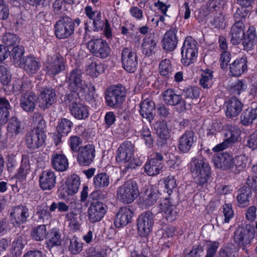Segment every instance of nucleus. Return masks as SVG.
Wrapping results in <instances>:
<instances>
[{"mask_svg": "<svg viewBox=\"0 0 257 257\" xmlns=\"http://www.w3.org/2000/svg\"><path fill=\"white\" fill-rule=\"evenodd\" d=\"M66 82L68 84V89L76 93L77 95L86 96L88 91L93 93L94 91L93 86L89 85L82 80V72L77 68L73 69L67 74Z\"/></svg>", "mask_w": 257, "mask_h": 257, "instance_id": "obj_1", "label": "nucleus"}, {"mask_svg": "<svg viewBox=\"0 0 257 257\" xmlns=\"http://www.w3.org/2000/svg\"><path fill=\"white\" fill-rule=\"evenodd\" d=\"M189 166L196 183L201 186L206 184L210 176V167L208 163L203 159L193 158Z\"/></svg>", "mask_w": 257, "mask_h": 257, "instance_id": "obj_2", "label": "nucleus"}, {"mask_svg": "<svg viewBox=\"0 0 257 257\" xmlns=\"http://www.w3.org/2000/svg\"><path fill=\"white\" fill-rule=\"evenodd\" d=\"M140 192L136 181L128 180L117 188L116 197L124 204H130L138 197Z\"/></svg>", "mask_w": 257, "mask_h": 257, "instance_id": "obj_3", "label": "nucleus"}, {"mask_svg": "<svg viewBox=\"0 0 257 257\" xmlns=\"http://www.w3.org/2000/svg\"><path fill=\"white\" fill-rule=\"evenodd\" d=\"M80 23L79 18L73 21L68 17L60 18L54 26L56 37L59 39L68 38L74 33L76 26H78Z\"/></svg>", "mask_w": 257, "mask_h": 257, "instance_id": "obj_4", "label": "nucleus"}, {"mask_svg": "<svg viewBox=\"0 0 257 257\" xmlns=\"http://www.w3.org/2000/svg\"><path fill=\"white\" fill-rule=\"evenodd\" d=\"M126 94V89L122 85L110 86L105 93L106 105L114 108L119 107L125 100Z\"/></svg>", "mask_w": 257, "mask_h": 257, "instance_id": "obj_5", "label": "nucleus"}, {"mask_svg": "<svg viewBox=\"0 0 257 257\" xmlns=\"http://www.w3.org/2000/svg\"><path fill=\"white\" fill-rule=\"evenodd\" d=\"M134 145L130 141H125L122 143L117 150L116 160L118 163L125 164L127 169H133L137 166L134 162Z\"/></svg>", "mask_w": 257, "mask_h": 257, "instance_id": "obj_6", "label": "nucleus"}, {"mask_svg": "<svg viewBox=\"0 0 257 257\" xmlns=\"http://www.w3.org/2000/svg\"><path fill=\"white\" fill-rule=\"evenodd\" d=\"M197 42L191 37H187L181 48V62L185 66L194 63L198 55Z\"/></svg>", "mask_w": 257, "mask_h": 257, "instance_id": "obj_7", "label": "nucleus"}, {"mask_svg": "<svg viewBox=\"0 0 257 257\" xmlns=\"http://www.w3.org/2000/svg\"><path fill=\"white\" fill-rule=\"evenodd\" d=\"M46 74L54 77L65 69L63 59L58 54L48 55L44 63Z\"/></svg>", "mask_w": 257, "mask_h": 257, "instance_id": "obj_8", "label": "nucleus"}, {"mask_svg": "<svg viewBox=\"0 0 257 257\" xmlns=\"http://www.w3.org/2000/svg\"><path fill=\"white\" fill-rule=\"evenodd\" d=\"M108 207L103 202L99 201L92 202L87 210L89 221L91 223L100 221L107 212Z\"/></svg>", "mask_w": 257, "mask_h": 257, "instance_id": "obj_9", "label": "nucleus"}, {"mask_svg": "<svg viewBox=\"0 0 257 257\" xmlns=\"http://www.w3.org/2000/svg\"><path fill=\"white\" fill-rule=\"evenodd\" d=\"M121 61L123 68L127 72L134 73L137 70L138 65L137 55L131 49L127 47L122 49Z\"/></svg>", "mask_w": 257, "mask_h": 257, "instance_id": "obj_10", "label": "nucleus"}, {"mask_svg": "<svg viewBox=\"0 0 257 257\" xmlns=\"http://www.w3.org/2000/svg\"><path fill=\"white\" fill-rule=\"evenodd\" d=\"M139 234L142 237H146L152 231L154 224L153 214L150 211H146L141 214L137 221Z\"/></svg>", "mask_w": 257, "mask_h": 257, "instance_id": "obj_11", "label": "nucleus"}, {"mask_svg": "<svg viewBox=\"0 0 257 257\" xmlns=\"http://www.w3.org/2000/svg\"><path fill=\"white\" fill-rule=\"evenodd\" d=\"M151 159L147 162L144 166L145 172L149 176H155L161 172L163 165L162 161L163 157L159 153H156L151 155Z\"/></svg>", "mask_w": 257, "mask_h": 257, "instance_id": "obj_12", "label": "nucleus"}, {"mask_svg": "<svg viewBox=\"0 0 257 257\" xmlns=\"http://www.w3.org/2000/svg\"><path fill=\"white\" fill-rule=\"evenodd\" d=\"M197 141L195 133L191 130H187L178 140L177 146L182 153L189 152Z\"/></svg>", "mask_w": 257, "mask_h": 257, "instance_id": "obj_13", "label": "nucleus"}, {"mask_svg": "<svg viewBox=\"0 0 257 257\" xmlns=\"http://www.w3.org/2000/svg\"><path fill=\"white\" fill-rule=\"evenodd\" d=\"M95 156L94 145L88 144L79 149L77 160L81 166H88L93 161Z\"/></svg>", "mask_w": 257, "mask_h": 257, "instance_id": "obj_14", "label": "nucleus"}, {"mask_svg": "<svg viewBox=\"0 0 257 257\" xmlns=\"http://www.w3.org/2000/svg\"><path fill=\"white\" fill-rule=\"evenodd\" d=\"M46 138L43 130L34 129L26 136V145L31 149L39 148L44 144Z\"/></svg>", "mask_w": 257, "mask_h": 257, "instance_id": "obj_15", "label": "nucleus"}, {"mask_svg": "<svg viewBox=\"0 0 257 257\" xmlns=\"http://www.w3.org/2000/svg\"><path fill=\"white\" fill-rule=\"evenodd\" d=\"M56 94L52 87L43 88L38 98L39 106L43 110L49 108L56 101Z\"/></svg>", "mask_w": 257, "mask_h": 257, "instance_id": "obj_16", "label": "nucleus"}, {"mask_svg": "<svg viewBox=\"0 0 257 257\" xmlns=\"http://www.w3.org/2000/svg\"><path fill=\"white\" fill-rule=\"evenodd\" d=\"M30 216L29 209L24 205H18L12 208L10 218L14 226H19L26 222Z\"/></svg>", "mask_w": 257, "mask_h": 257, "instance_id": "obj_17", "label": "nucleus"}, {"mask_svg": "<svg viewBox=\"0 0 257 257\" xmlns=\"http://www.w3.org/2000/svg\"><path fill=\"white\" fill-rule=\"evenodd\" d=\"M178 30L175 27H171L169 30L166 32L162 40V47L166 51L171 52L175 50L177 44L178 39L176 36Z\"/></svg>", "mask_w": 257, "mask_h": 257, "instance_id": "obj_18", "label": "nucleus"}, {"mask_svg": "<svg viewBox=\"0 0 257 257\" xmlns=\"http://www.w3.org/2000/svg\"><path fill=\"white\" fill-rule=\"evenodd\" d=\"M56 176L51 170H46L42 172L39 177L40 188L44 190H51L54 188L56 183Z\"/></svg>", "mask_w": 257, "mask_h": 257, "instance_id": "obj_19", "label": "nucleus"}, {"mask_svg": "<svg viewBox=\"0 0 257 257\" xmlns=\"http://www.w3.org/2000/svg\"><path fill=\"white\" fill-rule=\"evenodd\" d=\"M159 212L168 222L176 220L178 217V211L176 207L168 200H165L159 205Z\"/></svg>", "mask_w": 257, "mask_h": 257, "instance_id": "obj_20", "label": "nucleus"}, {"mask_svg": "<svg viewBox=\"0 0 257 257\" xmlns=\"http://www.w3.org/2000/svg\"><path fill=\"white\" fill-rule=\"evenodd\" d=\"M230 43L237 45L240 43L245 36L244 25L242 21H237L231 27L229 33Z\"/></svg>", "mask_w": 257, "mask_h": 257, "instance_id": "obj_21", "label": "nucleus"}, {"mask_svg": "<svg viewBox=\"0 0 257 257\" xmlns=\"http://www.w3.org/2000/svg\"><path fill=\"white\" fill-rule=\"evenodd\" d=\"M30 75L36 74L41 67L39 59L33 56H27L23 59L22 64L20 66Z\"/></svg>", "mask_w": 257, "mask_h": 257, "instance_id": "obj_22", "label": "nucleus"}, {"mask_svg": "<svg viewBox=\"0 0 257 257\" xmlns=\"http://www.w3.org/2000/svg\"><path fill=\"white\" fill-rule=\"evenodd\" d=\"M253 238V232L247 226L239 227L234 232V240L239 245L249 244Z\"/></svg>", "mask_w": 257, "mask_h": 257, "instance_id": "obj_23", "label": "nucleus"}, {"mask_svg": "<svg viewBox=\"0 0 257 257\" xmlns=\"http://www.w3.org/2000/svg\"><path fill=\"white\" fill-rule=\"evenodd\" d=\"M38 97L34 92H28L22 94L20 98V106L26 112L34 110Z\"/></svg>", "mask_w": 257, "mask_h": 257, "instance_id": "obj_24", "label": "nucleus"}, {"mask_svg": "<svg viewBox=\"0 0 257 257\" xmlns=\"http://www.w3.org/2000/svg\"><path fill=\"white\" fill-rule=\"evenodd\" d=\"M163 98L165 103L168 105L180 104L181 110L186 109L185 101L182 99L181 95L177 94L172 89H168L164 91Z\"/></svg>", "mask_w": 257, "mask_h": 257, "instance_id": "obj_25", "label": "nucleus"}, {"mask_svg": "<svg viewBox=\"0 0 257 257\" xmlns=\"http://www.w3.org/2000/svg\"><path fill=\"white\" fill-rule=\"evenodd\" d=\"M215 166L224 170L230 169L233 167V158L226 153H221L214 156L212 158Z\"/></svg>", "mask_w": 257, "mask_h": 257, "instance_id": "obj_26", "label": "nucleus"}, {"mask_svg": "<svg viewBox=\"0 0 257 257\" xmlns=\"http://www.w3.org/2000/svg\"><path fill=\"white\" fill-rule=\"evenodd\" d=\"M133 212L127 207L120 208L116 214L114 224L116 227L126 226L132 220Z\"/></svg>", "mask_w": 257, "mask_h": 257, "instance_id": "obj_27", "label": "nucleus"}, {"mask_svg": "<svg viewBox=\"0 0 257 257\" xmlns=\"http://www.w3.org/2000/svg\"><path fill=\"white\" fill-rule=\"evenodd\" d=\"M52 167L56 171L63 172L66 171L69 166L68 160L63 154L53 153L51 157Z\"/></svg>", "mask_w": 257, "mask_h": 257, "instance_id": "obj_28", "label": "nucleus"}, {"mask_svg": "<svg viewBox=\"0 0 257 257\" xmlns=\"http://www.w3.org/2000/svg\"><path fill=\"white\" fill-rule=\"evenodd\" d=\"M247 58L246 55H243L240 58H238L230 65V72L232 76L238 77L240 76L247 70Z\"/></svg>", "mask_w": 257, "mask_h": 257, "instance_id": "obj_29", "label": "nucleus"}, {"mask_svg": "<svg viewBox=\"0 0 257 257\" xmlns=\"http://www.w3.org/2000/svg\"><path fill=\"white\" fill-rule=\"evenodd\" d=\"M46 240L47 247L51 250L60 247L62 244L61 234L59 229L53 228L48 232Z\"/></svg>", "mask_w": 257, "mask_h": 257, "instance_id": "obj_30", "label": "nucleus"}, {"mask_svg": "<svg viewBox=\"0 0 257 257\" xmlns=\"http://www.w3.org/2000/svg\"><path fill=\"white\" fill-rule=\"evenodd\" d=\"M155 111V103L152 100L146 99L141 102L140 113L143 117L146 118L150 122H151L154 119Z\"/></svg>", "mask_w": 257, "mask_h": 257, "instance_id": "obj_31", "label": "nucleus"}, {"mask_svg": "<svg viewBox=\"0 0 257 257\" xmlns=\"http://www.w3.org/2000/svg\"><path fill=\"white\" fill-rule=\"evenodd\" d=\"M243 104L235 97H231L226 102V115L229 117L237 116L242 109Z\"/></svg>", "mask_w": 257, "mask_h": 257, "instance_id": "obj_32", "label": "nucleus"}, {"mask_svg": "<svg viewBox=\"0 0 257 257\" xmlns=\"http://www.w3.org/2000/svg\"><path fill=\"white\" fill-rule=\"evenodd\" d=\"M70 111L71 114L77 119H84L89 116L88 107L82 103H72Z\"/></svg>", "mask_w": 257, "mask_h": 257, "instance_id": "obj_33", "label": "nucleus"}, {"mask_svg": "<svg viewBox=\"0 0 257 257\" xmlns=\"http://www.w3.org/2000/svg\"><path fill=\"white\" fill-rule=\"evenodd\" d=\"M256 44L257 35L255 33V29L253 26H250L242 42L244 49L247 51H250Z\"/></svg>", "mask_w": 257, "mask_h": 257, "instance_id": "obj_34", "label": "nucleus"}, {"mask_svg": "<svg viewBox=\"0 0 257 257\" xmlns=\"http://www.w3.org/2000/svg\"><path fill=\"white\" fill-rule=\"evenodd\" d=\"M225 140L231 144L238 141L240 134V130L236 125L227 124L223 131Z\"/></svg>", "mask_w": 257, "mask_h": 257, "instance_id": "obj_35", "label": "nucleus"}, {"mask_svg": "<svg viewBox=\"0 0 257 257\" xmlns=\"http://www.w3.org/2000/svg\"><path fill=\"white\" fill-rule=\"evenodd\" d=\"M159 197V192L156 188L148 189L145 191V194L143 197L142 204L146 208L154 205Z\"/></svg>", "mask_w": 257, "mask_h": 257, "instance_id": "obj_36", "label": "nucleus"}, {"mask_svg": "<svg viewBox=\"0 0 257 257\" xmlns=\"http://www.w3.org/2000/svg\"><path fill=\"white\" fill-rule=\"evenodd\" d=\"M142 52L148 56L155 54L157 49V43L154 38L151 36H146L143 40Z\"/></svg>", "mask_w": 257, "mask_h": 257, "instance_id": "obj_37", "label": "nucleus"}, {"mask_svg": "<svg viewBox=\"0 0 257 257\" xmlns=\"http://www.w3.org/2000/svg\"><path fill=\"white\" fill-rule=\"evenodd\" d=\"M65 219L69 222L68 226L72 232H76L81 228L80 220L77 217V213L75 210H72L65 213Z\"/></svg>", "mask_w": 257, "mask_h": 257, "instance_id": "obj_38", "label": "nucleus"}, {"mask_svg": "<svg viewBox=\"0 0 257 257\" xmlns=\"http://www.w3.org/2000/svg\"><path fill=\"white\" fill-rule=\"evenodd\" d=\"M174 68L169 59H165L160 61L159 72L160 75L166 79L172 78Z\"/></svg>", "mask_w": 257, "mask_h": 257, "instance_id": "obj_39", "label": "nucleus"}, {"mask_svg": "<svg viewBox=\"0 0 257 257\" xmlns=\"http://www.w3.org/2000/svg\"><path fill=\"white\" fill-rule=\"evenodd\" d=\"M23 129L22 123L18 117L13 116L8 121V132L12 137L16 136L22 133Z\"/></svg>", "mask_w": 257, "mask_h": 257, "instance_id": "obj_40", "label": "nucleus"}, {"mask_svg": "<svg viewBox=\"0 0 257 257\" xmlns=\"http://www.w3.org/2000/svg\"><path fill=\"white\" fill-rule=\"evenodd\" d=\"M30 165L29 157L26 155H22L21 164L15 176L17 178L23 181L26 179L27 175L29 173Z\"/></svg>", "mask_w": 257, "mask_h": 257, "instance_id": "obj_41", "label": "nucleus"}, {"mask_svg": "<svg viewBox=\"0 0 257 257\" xmlns=\"http://www.w3.org/2000/svg\"><path fill=\"white\" fill-rule=\"evenodd\" d=\"M80 180L78 176L73 174L66 181L67 192L68 195L76 194L79 190Z\"/></svg>", "mask_w": 257, "mask_h": 257, "instance_id": "obj_42", "label": "nucleus"}, {"mask_svg": "<svg viewBox=\"0 0 257 257\" xmlns=\"http://www.w3.org/2000/svg\"><path fill=\"white\" fill-rule=\"evenodd\" d=\"M109 183V176L106 173H98L93 178V184L97 189L105 188L108 186Z\"/></svg>", "mask_w": 257, "mask_h": 257, "instance_id": "obj_43", "label": "nucleus"}, {"mask_svg": "<svg viewBox=\"0 0 257 257\" xmlns=\"http://www.w3.org/2000/svg\"><path fill=\"white\" fill-rule=\"evenodd\" d=\"M257 118V107L255 108H248L245 109L240 115V121L242 124L247 125Z\"/></svg>", "mask_w": 257, "mask_h": 257, "instance_id": "obj_44", "label": "nucleus"}, {"mask_svg": "<svg viewBox=\"0 0 257 257\" xmlns=\"http://www.w3.org/2000/svg\"><path fill=\"white\" fill-rule=\"evenodd\" d=\"M238 195L236 197L238 205L241 207H244L249 204V197L251 195V191L248 187H242L238 191Z\"/></svg>", "mask_w": 257, "mask_h": 257, "instance_id": "obj_45", "label": "nucleus"}, {"mask_svg": "<svg viewBox=\"0 0 257 257\" xmlns=\"http://www.w3.org/2000/svg\"><path fill=\"white\" fill-rule=\"evenodd\" d=\"M213 80V71L208 69L202 71L199 84L203 88L208 89L211 87Z\"/></svg>", "mask_w": 257, "mask_h": 257, "instance_id": "obj_46", "label": "nucleus"}, {"mask_svg": "<svg viewBox=\"0 0 257 257\" xmlns=\"http://www.w3.org/2000/svg\"><path fill=\"white\" fill-rule=\"evenodd\" d=\"M33 87L31 82L29 80H22L18 79L15 81L13 84V88L14 91H20L23 94L28 92H32L31 91Z\"/></svg>", "mask_w": 257, "mask_h": 257, "instance_id": "obj_47", "label": "nucleus"}, {"mask_svg": "<svg viewBox=\"0 0 257 257\" xmlns=\"http://www.w3.org/2000/svg\"><path fill=\"white\" fill-rule=\"evenodd\" d=\"M47 233L46 225L44 224L33 227L31 231L32 238L36 241L43 240L46 237Z\"/></svg>", "mask_w": 257, "mask_h": 257, "instance_id": "obj_48", "label": "nucleus"}, {"mask_svg": "<svg viewBox=\"0 0 257 257\" xmlns=\"http://www.w3.org/2000/svg\"><path fill=\"white\" fill-rule=\"evenodd\" d=\"M24 53V48L22 46L17 45L13 48L10 55L16 65L20 66L22 64V59Z\"/></svg>", "mask_w": 257, "mask_h": 257, "instance_id": "obj_49", "label": "nucleus"}, {"mask_svg": "<svg viewBox=\"0 0 257 257\" xmlns=\"http://www.w3.org/2000/svg\"><path fill=\"white\" fill-rule=\"evenodd\" d=\"M83 247V242L75 235L69 239L68 250L73 254H77L80 253Z\"/></svg>", "mask_w": 257, "mask_h": 257, "instance_id": "obj_50", "label": "nucleus"}, {"mask_svg": "<svg viewBox=\"0 0 257 257\" xmlns=\"http://www.w3.org/2000/svg\"><path fill=\"white\" fill-rule=\"evenodd\" d=\"M72 126L73 123L70 120L63 118L57 124V131L61 136H65L71 132Z\"/></svg>", "mask_w": 257, "mask_h": 257, "instance_id": "obj_51", "label": "nucleus"}, {"mask_svg": "<svg viewBox=\"0 0 257 257\" xmlns=\"http://www.w3.org/2000/svg\"><path fill=\"white\" fill-rule=\"evenodd\" d=\"M155 128L156 134L161 139H167L170 135V130L168 129L166 121L157 122Z\"/></svg>", "mask_w": 257, "mask_h": 257, "instance_id": "obj_52", "label": "nucleus"}, {"mask_svg": "<svg viewBox=\"0 0 257 257\" xmlns=\"http://www.w3.org/2000/svg\"><path fill=\"white\" fill-rule=\"evenodd\" d=\"M110 52V49L108 44L106 41L101 39L95 56L97 57L104 59L109 56Z\"/></svg>", "mask_w": 257, "mask_h": 257, "instance_id": "obj_53", "label": "nucleus"}, {"mask_svg": "<svg viewBox=\"0 0 257 257\" xmlns=\"http://www.w3.org/2000/svg\"><path fill=\"white\" fill-rule=\"evenodd\" d=\"M2 41L7 47L17 46L20 42V39L16 35L10 33H6L3 36Z\"/></svg>", "mask_w": 257, "mask_h": 257, "instance_id": "obj_54", "label": "nucleus"}, {"mask_svg": "<svg viewBox=\"0 0 257 257\" xmlns=\"http://www.w3.org/2000/svg\"><path fill=\"white\" fill-rule=\"evenodd\" d=\"M12 79V74L9 68L0 65V83L4 85H8Z\"/></svg>", "mask_w": 257, "mask_h": 257, "instance_id": "obj_55", "label": "nucleus"}, {"mask_svg": "<svg viewBox=\"0 0 257 257\" xmlns=\"http://www.w3.org/2000/svg\"><path fill=\"white\" fill-rule=\"evenodd\" d=\"M23 247L22 238L18 237L12 242V253L16 257L19 256L22 252Z\"/></svg>", "mask_w": 257, "mask_h": 257, "instance_id": "obj_56", "label": "nucleus"}, {"mask_svg": "<svg viewBox=\"0 0 257 257\" xmlns=\"http://www.w3.org/2000/svg\"><path fill=\"white\" fill-rule=\"evenodd\" d=\"M50 211L54 212L57 209L59 212H69V206L63 201L53 202L49 206Z\"/></svg>", "mask_w": 257, "mask_h": 257, "instance_id": "obj_57", "label": "nucleus"}, {"mask_svg": "<svg viewBox=\"0 0 257 257\" xmlns=\"http://www.w3.org/2000/svg\"><path fill=\"white\" fill-rule=\"evenodd\" d=\"M183 95L185 98L196 99L200 95V90L196 87H189L184 90Z\"/></svg>", "mask_w": 257, "mask_h": 257, "instance_id": "obj_58", "label": "nucleus"}, {"mask_svg": "<svg viewBox=\"0 0 257 257\" xmlns=\"http://www.w3.org/2000/svg\"><path fill=\"white\" fill-rule=\"evenodd\" d=\"M223 213L224 218L222 220V223H227L229 222L230 219L233 217V211L232 209L231 204H225L222 207Z\"/></svg>", "mask_w": 257, "mask_h": 257, "instance_id": "obj_59", "label": "nucleus"}, {"mask_svg": "<svg viewBox=\"0 0 257 257\" xmlns=\"http://www.w3.org/2000/svg\"><path fill=\"white\" fill-rule=\"evenodd\" d=\"M245 166L244 157L241 156H238L234 159L233 158V167L232 168V171L235 173H237L242 170Z\"/></svg>", "mask_w": 257, "mask_h": 257, "instance_id": "obj_60", "label": "nucleus"}, {"mask_svg": "<svg viewBox=\"0 0 257 257\" xmlns=\"http://www.w3.org/2000/svg\"><path fill=\"white\" fill-rule=\"evenodd\" d=\"M246 87L247 85L243 80H238L232 85L230 91L233 95H239Z\"/></svg>", "mask_w": 257, "mask_h": 257, "instance_id": "obj_61", "label": "nucleus"}, {"mask_svg": "<svg viewBox=\"0 0 257 257\" xmlns=\"http://www.w3.org/2000/svg\"><path fill=\"white\" fill-rule=\"evenodd\" d=\"M82 143V139L78 136H71L68 140V144L73 152H77Z\"/></svg>", "mask_w": 257, "mask_h": 257, "instance_id": "obj_62", "label": "nucleus"}, {"mask_svg": "<svg viewBox=\"0 0 257 257\" xmlns=\"http://www.w3.org/2000/svg\"><path fill=\"white\" fill-rule=\"evenodd\" d=\"M164 184L167 192L170 195L177 186L176 180L174 176H169L164 178Z\"/></svg>", "mask_w": 257, "mask_h": 257, "instance_id": "obj_63", "label": "nucleus"}, {"mask_svg": "<svg viewBox=\"0 0 257 257\" xmlns=\"http://www.w3.org/2000/svg\"><path fill=\"white\" fill-rule=\"evenodd\" d=\"M140 136L144 139L146 145L151 147L153 144V139L149 128L146 126L143 127L140 132Z\"/></svg>", "mask_w": 257, "mask_h": 257, "instance_id": "obj_64", "label": "nucleus"}]
</instances>
